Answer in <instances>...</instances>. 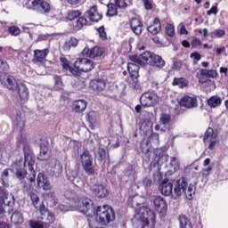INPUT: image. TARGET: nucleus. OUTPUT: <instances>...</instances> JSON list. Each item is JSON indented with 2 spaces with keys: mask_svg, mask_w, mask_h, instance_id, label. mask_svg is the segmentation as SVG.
<instances>
[{
  "mask_svg": "<svg viewBox=\"0 0 228 228\" xmlns=\"http://www.w3.org/2000/svg\"><path fill=\"white\" fill-rule=\"evenodd\" d=\"M0 203L8 206L7 211L9 215H12V213H13L12 208L13 206H15V197L12 194H6V191H4V190L3 189H0Z\"/></svg>",
  "mask_w": 228,
  "mask_h": 228,
  "instance_id": "13",
  "label": "nucleus"
},
{
  "mask_svg": "<svg viewBox=\"0 0 228 228\" xmlns=\"http://www.w3.org/2000/svg\"><path fill=\"white\" fill-rule=\"evenodd\" d=\"M68 70H69V72H71L73 76H79V72H81V69H79V66L75 68L69 67Z\"/></svg>",
  "mask_w": 228,
  "mask_h": 228,
  "instance_id": "63",
  "label": "nucleus"
},
{
  "mask_svg": "<svg viewBox=\"0 0 228 228\" xmlns=\"http://www.w3.org/2000/svg\"><path fill=\"white\" fill-rule=\"evenodd\" d=\"M15 170L16 177L22 181L28 179L30 184H35L37 181V171H35V160L31 158L29 153H25L24 163L15 162L12 166Z\"/></svg>",
  "mask_w": 228,
  "mask_h": 228,
  "instance_id": "1",
  "label": "nucleus"
},
{
  "mask_svg": "<svg viewBox=\"0 0 228 228\" xmlns=\"http://www.w3.org/2000/svg\"><path fill=\"white\" fill-rule=\"evenodd\" d=\"M47 201L51 202V206H56V204H58V198H56V194L53 191L48 192Z\"/></svg>",
  "mask_w": 228,
  "mask_h": 228,
  "instance_id": "48",
  "label": "nucleus"
},
{
  "mask_svg": "<svg viewBox=\"0 0 228 228\" xmlns=\"http://www.w3.org/2000/svg\"><path fill=\"white\" fill-rule=\"evenodd\" d=\"M0 82L4 88H7V90H12V92H15L19 86L15 77L9 74L2 75L0 77Z\"/></svg>",
  "mask_w": 228,
  "mask_h": 228,
  "instance_id": "12",
  "label": "nucleus"
},
{
  "mask_svg": "<svg viewBox=\"0 0 228 228\" xmlns=\"http://www.w3.org/2000/svg\"><path fill=\"white\" fill-rule=\"evenodd\" d=\"M173 86H179V88H184L188 86V80L184 77H175L172 83Z\"/></svg>",
  "mask_w": 228,
  "mask_h": 228,
  "instance_id": "40",
  "label": "nucleus"
},
{
  "mask_svg": "<svg viewBox=\"0 0 228 228\" xmlns=\"http://www.w3.org/2000/svg\"><path fill=\"white\" fill-rule=\"evenodd\" d=\"M79 41L76 37H71L67 43L68 47H77Z\"/></svg>",
  "mask_w": 228,
  "mask_h": 228,
  "instance_id": "58",
  "label": "nucleus"
},
{
  "mask_svg": "<svg viewBox=\"0 0 228 228\" xmlns=\"http://www.w3.org/2000/svg\"><path fill=\"white\" fill-rule=\"evenodd\" d=\"M134 225H138L141 228H153L156 224V214L147 207H141L135 211Z\"/></svg>",
  "mask_w": 228,
  "mask_h": 228,
  "instance_id": "2",
  "label": "nucleus"
},
{
  "mask_svg": "<svg viewBox=\"0 0 228 228\" xmlns=\"http://www.w3.org/2000/svg\"><path fill=\"white\" fill-rule=\"evenodd\" d=\"M200 83L201 85H206L208 83H213V81L209 80V79H204L205 77H212L215 78L217 76L216 70L215 69H200Z\"/></svg>",
  "mask_w": 228,
  "mask_h": 228,
  "instance_id": "22",
  "label": "nucleus"
},
{
  "mask_svg": "<svg viewBox=\"0 0 228 228\" xmlns=\"http://www.w3.org/2000/svg\"><path fill=\"white\" fill-rule=\"evenodd\" d=\"M13 124V129L18 134L19 142H22V131H24V127L26 126V118L22 115L20 110H15L13 114L11 116Z\"/></svg>",
  "mask_w": 228,
  "mask_h": 228,
  "instance_id": "6",
  "label": "nucleus"
},
{
  "mask_svg": "<svg viewBox=\"0 0 228 228\" xmlns=\"http://www.w3.org/2000/svg\"><path fill=\"white\" fill-rule=\"evenodd\" d=\"M186 64H184V62H183V61H175L173 62V66L172 69L173 70L175 71H179L183 69V67H184Z\"/></svg>",
  "mask_w": 228,
  "mask_h": 228,
  "instance_id": "51",
  "label": "nucleus"
},
{
  "mask_svg": "<svg viewBox=\"0 0 228 228\" xmlns=\"http://www.w3.org/2000/svg\"><path fill=\"white\" fill-rule=\"evenodd\" d=\"M28 224L30 228H45V225L40 219L38 221L30 220Z\"/></svg>",
  "mask_w": 228,
  "mask_h": 228,
  "instance_id": "49",
  "label": "nucleus"
},
{
  "mask_svg": "<svg viewBox=\"0 0 228 228\" xmlns=\"http://www.w3.org/2000/svg\"><path fill=\"white\" fill-rule=\"evenodd\" d=\"M73 110L76 113H83L86 110V102L84 100H77L73 102Z\"/></svg>",
  "mask_w": 228,
  "mask_h": 228,
  "instance_id": "35",
  "label": "nucleus"
},
{
  "mask_svg": "<svg viewBox=\"0 0 228 228\" xmlns=\"http://www.w3.org/2000/svg\"><path fill=\"white\" fill-rule=\"evenodd\" d=\"M82 54L83 56H86V58H99V56L104 54V48L94 46V48L88 49L86 47L82 51Z\"/></svg>",
  "mask_w": 228,
  "mask_h": 228,
  "instance_id": "20",
  "label": "nucleus"
},
{
  "mask_svg": "<svg viewBox=\"0 0 228 228\" xmlns=\"http://www.w3.org/2000/svg\"><path fill=\"white\" fill-rule=\"evenodd\" d=\"M64 197L65 199H67V200H69V202H71L72 206H74V204L79 199V195H77V192H76L72 189H68L67 191H65Z\"/></svg>",
  "mask_w": 228,
  "mask_h": 228,
  "instance_id": "32",
  "label": "nucleus"
},
{
  "mask_svg": "<svg viewBox=\"0 0 228 228\" xmlns=\"http://www.w3.org/2000/svg\"><path fill=\"white\" fill-rule=\"evenodd\" d=\"M180 106L187 108V110H193L199 107V101L195 96L185 95L180 100Z\"/></svg>",
  "mask_w": 228,
  "mask_h": 228,
  "instance_id": "18",
  "label": "nucleus"
},
{
  "mask_svg": "<svg viewBox=\"0 0 228 228\" xmlns=\"http://www.w3.org/2000/svg\"><path fill=\"white\" fill-rule=\"evenodd\" d=\"M81 17V12L79 11H69L66 16V20H73V22Z\"/></svg>",
  "mask_w": 228,
  "mask_h": 228,
  "instance_id": "46",
  "label": "nucleus"
},
{
  "mask_svg": "<svg viewBox=\"0 0 228 228\" xmlns=\"http://www.w3.org/2000/svg\"><path fill=\"white\" fill-rule=\"evenodd\" d=\"M32 9L39 13H49L51 12V4L45 0H32Z\"/></svg>",
  "mask_w": 228,
  "mask_h": 228,
  "instance_id": "15",
  "label": "nucleus"
},
{
  "mask_svg": "<svg viewBox=\"0 0 228 228\" xmlns=\"http://www.w3.org/2000/svg\"><path fill=\"white\" fill-rule=\"evenodd\" d=\"M153 203L158 213H159L161 216H165V215H167V211H168V205L167 204L165 198L159 196L154 199Z\"/></svg>",
  "mask_w": 228,
  "mask_h": 228,
  "instance_id": "16",
  "label": "nucleus"
},
{
  "mask_svg": "<svg viewBox=\"0 0 228 228\" xmlns=\"http://www.w3.org/2000/svg\"><path fill=\"white\" fill-rule=\"evenodd\" d=\"M37 183L38 188H42V190L47 191L53 188V186L51 185V182L49 181V178L44 173H39L37 175Z\"/></svg>",
  "mask_w": 228,
  "mask_h": 228,
  "instance_id": "21",
  "label": "nucleus"
},
{
  "mask_svg": "<svg viewBox=\"0 0 228 228\" xmlns=\"http://www.w3.org/2000/svg\"><path fill=\"white\" fill-rule=\"evenodd\" d=\"M154 54L151 53V52H144L140 55L141 60H143L146 63L151 61V58Z\"/></svg>",
  "mask_w": 228,
  "mask_h": 228,
  "instance_id": "53",
  "label": "nucleus"
},
{
  "mask_svg": "<svg viewBox=\"0 0 228 228\" xmlns=\"http://www.w3.org/2000/svg\"><path fill=\"white\" fill-rule=\"evenodd\" d=\"M84 26H88V20L85 17H78L77 20L72 22L73 31H79L80 29H83Z\"/></svg>",
  "mask_w": 228,
  "mask_h": 228,
  "instance_id": "29",
  "label": "nucleus"
},
{
  "mask_svg": "<svg viewBox=\"0 0 228 228\" xmlns=\"http://www.w3.org/2000/svg\"><path fill=\"white\" fill-rule=\"evenodd\" d=\"M96 158L98 161H104V159H106V149L99 148Z\"/></svg>",
  "mask_w": 228,
  "mask_h": 228,
  "instance_id": "50",
  "label": "nucleus"
},
{
  "mask_svg": "<svg viewBox=\"0 0 228 228\" xmlns=\"http://www.w3.org/2000/svg\"><path fill=\"white\" fill-rule=\"evenodd\" d=\"M166 33L168 37H174V35H175V28L172 24H167L166 26Z\"/></svg>",
  "mask_w": 228,
  "mask_h": 228,
  "instance_id": "55",
  "label": "nucleus"
},
{
  "mask_svg": "<svg viewBox=\"0 0 228 228\" xmlns=\"http://www.w3.org/2000/svg\"><path fill=\"white\" fill-rule=\"evenodd\" d=\"M90 87L96 92H102L106 88V82L103 79H94L90 82Z\"/></svg>",
  "mask_w": 228,
  "mask_h": 228,
  "instance_id": "28",
  "label": "nucleus"
},
{
  "mask_svg": "<svg viewBox=\"0 0 228 228\" xmlns=\"http://www.w3.org/2000/svg\"><path fill=\"white\" fill-rule=\"evenodd\" d=\"M218 136L216 131H215L212 127H208V130L205 132L203 141L206 142H211V140H215Z\"/></svg>",
  "mask_w": 228,
  "mask_h": 228,
  "instance_id": "36",
  "label": "nucleus"
},
{
  "mask_svg": "<svg viewBox=\"0 0 228 228\" xmlns=\"http://www.w3.org/2000/svg\"><path fill=\"white\" fill-rule=\"evenodd\" d=\"M152 143H159V134L157 133H151L148 139H143L141 142V150L142 152H149V149Z\"/></svg>",
  "mask_w": 228,
  "mask_h": 228,
  "instance_id": "14",
  "label": "nucleus"
},
{
  "mask_svg": "<svg viewBox=\"0 0 228 228\" xmlns=\"http://www.w3.org/2000/svg\"><path fill=\"white\" fill-rule=\"evenodd\" d=\"M172 122V116L170 114L162 113L159 118V123L162 126H169Z\"/></svg>",
  "mask_w": 228,
  "mask_h": 228,
  "instance_id": "44",
  "label": "nucleus"
},
{
  "mask_svg": "<svg viewBox=\"0 0 228 228\" xmlns=\"http://www.w3.org/2000/svg\"><path fill=\"white\" fill-rule=\"evenodd\" d=\"M207 102L210 108H218V106L222 105V98L220 96H211L207 100Z\"/></svg>",
  "mask_w": 228,
  "mask_h": 228,
  "instance_id": "37",
  "label": "nucleus"
},
{
  "mask_svg": "<svg viewBox=\"0 0 228 228\" xmlns=\"http://www.w3.org/2000/svg\"><path fill=\"white\" fill-rule=\"evenodd\" d=\"M92 190L94 197H97V199H106V197L110 196L108 187L102 183H94Z\"/></svg>",
  "mask_w": 228,
  "mask_h": 228,
  "instance_id": "17",
  "label": "nucleus"
},
{
  "mask_svg": "<svg viewBox=\"0 0 228 228\" xmlns=\"http://www.w3.org/2000/svg\"><path fill=\"white\" fill-rule=\"evenodd\" d=\"M107 7V17H115V15L118 14V11L117 10V5L115 4H109Z\"/></svg>",
  "mask_w": 228,
  "mask_h": 228,
  "instance_id": "45",
  "label": "nucleus"
},
{
  "mask_svg": "<svg viewBox=\"0 0 228 228\" xmlns=\"http://www.w3.org/2000/svg\"><path fill=\"white\" fill-rule=\"evenodd\" d=\"M115 220V211L108 205L98 207L96 209V222L102 225H108V224Z\"/></svg>",
  "mask_w": 228,
  "mask_h": 228,
  "instance_id": "3",
  "label": "nucleus"
},
{
  "mask_svg": "<svg viewBox=\"0 0 228 228\" xmlns=\"http://www.w3.org/2000/svg\"><path fill=\"white\" fill-rule=\"evenodd\" d=\"M11 222L12 224H22V222H24L22 214L19 211H15L14 213H12V215L11 216Z\"/></svg>",
  "mask_w": 228,
  "mask_h": 228,
  "instance_id": "43",
  "label": "nucleus"
},
{
  "mask_svg": "<svg viewBox=\"0 0 228 228\" xmlns=\"http://www.w3.org/2000/svg\"><path fill=\"white\" fill-rule=\"evenodd\" d=\"M147 31H149V33H151V35H158V33L161 31V21L159 20V19L155 18L153 20V23L147 27Z\"/></svg>",
  "mask_w": 228,
  "mask_h": 228,
  "instance_id": "30",
  "label": "nucleus"
},
{
  "mask_svg": "<svg viewBox=\"0 0 228 228\" xmlns=\"http://www.w3.org/2000/svg\"><path fill=\"white\" fill-rule=\"evenodd\" d=\"M186 188L188 189L186 190ZM174 193L176 197H181V195L184 193L186 199L191 200V199H193V195H195V184L191 183L188 187V181H186V178H181L176 182Z\"/></svg>",
  "mask_w": 228,
  "mask_h": 228,
  "instance_id": "4",
  "label": "nucleus"
},
{
  "mask_svg": "<svg viewBox=\"0 0 228 228\" xmlns=\"http://www.w3.org/2000/svg\"><path fill=\"white\" fill-rule=\"evenodd\" d=\"M9 33H11V35L13 37H19V35H20V28L16 26H12L9 28Z\"/></svg>",
  "mask_w": 228,
  "mask_h": 228,
  "instance_id": "56",
  "label": "nucleus"
},
{
  "mask_svg": "<svg viewBox=\"0 0 228 228\" xmlns=\"http://www.w3.org/2000/svg\"><path fill=\"white\" fill-rule=\"evenodd\" d=\"M61 65L64 70H69L70 69V61L65 57L60 58Z\"/></svg>",
  "mask_w": 228,
  "mask_h": 228,
  "instance_id": "52",
  "label": "nucleus"
},
{
  "mask_svg": "<svg viewBox=\"0 0 228 228\" xmlns=\"http://www.w3.org/2000/svg\"><path fill=\"white\" fill-rule=\"evenodd\" d=\"M140 129L141 131H142V133H145L146 134H151V133H152V122L151 121L142 122Z\"/></svg>",
  "mask_w": 228,
  "mask_h": 228,
  "instance_id": "41",
  "label": "nucleus"
},
{
  "mask_svg": "<svg viewBox=\"0 0 228 228\" xmlns=\"http://www.w3.org/2000/svg\"><path fill=\"white\" fill-rule=\"evenodd\" d=\"M80 161L82 163L83 170L86 175H95V169H94V161L90 151H86L80 155Z\"/></svg>",
  "mask_w": 228,
  "mask_h": 228,
  "instance_id": "7",
  "label": "nucleus"
},
{
  "mask_svg": "<svg viewBox=\"0 0 228 228\" xmlns=\"http://www.w3.org/2000/svg\"><path fill=\"white\" fill-rule=\"evenodd\" d=\"M140 102L144 108H151L159 102V96L155 92H145L141 95Z\"/></svg>",
  "mask_w": 228,
  "mask_h": 228,
  "instance_id": "8",
  "label": "nucleus"
},
{
  "mask_svg": "<svg viewBox=\"0 0 228 228\" xmlns=\"http://www.w3.org/2000/svg\"><path fill=\"white\" fill-rule=\"evenodd\" d=\"M63 86H65V85L63 84L61 76H53V90L60 92V90H63Z\"/></svg>",
  "mask_w": 228,
  "mask_h": 228,
  "instance_id": "38",
  "label": "nucleus"
},
{
  "mask_svg": "<svg viewBox=\"0 0 228 228\" xmlns=\"http://www.w3.org/2000/svg\"><path fill=\"white\" fill-rule=\"evenodd\" d=\"M94 69H95V63L94 61L86 58L80 60L78 70L81 72H91V70H94Z\"/></svg>",
  "mask_w": 228,
  "mask_h": 228,
  "instance_id": "25",
  "label": "nucleus"
},
{
  "mask_svg": "<svg viewBox=\"0 0 228 228\" xmlns=\"http://www.w3.org/2000/svg\"><path fill=\"white\" fill-rule=\"evenodd\" d=\"M66 175L67 179L73 183V184L77 185L81 183V177H79V173L77 172V170L68 169L66 171Z\"/></svg>",
  "mask_w": 228,
  "mask_h": 228,
  "instance_id": "27",
  "label": "nucleus"
},
{
  "mask_svg": "<svg viewBox=\"0 0 228 228\" xmlns=\"http://www.w3.org/2000/svg\"><path fill=\"white\" fill-rule=\"evenodd\" d=\"M132 30L135 35H140L142 31H143V23H141V25L134 27V28H132Z\"/></svg>",
  "mask_w": 228,
  "mask_h": 228,
  "instance_id": "62",
  "label": "nucleus"
},
{
  "mask_svg": "<svg viewBox=\"0 0 228 228\" xmlns=\"http://www.w3.org/2000/svg\"><path fill=\"white\" fill-rule=\"evenodd\" d=\"M47 172L52 177L58 178L63 174V165L57 159H51L48 161Z\"/></svg>",
  "mask_w": 228,
  "mask_h": 228,
  "instance_id": "9",
  "label": "nucleus"
},
{
  "mask_svg": "<svg viewBox=\"0 0 228 228\" xmlns=\"http://www.w3.org/2000/svg\"><path fill=\"white\" fill-rule=\"evenodd\" d=\"M149 64L152 65V67H157L158 69H163V67H165V60L159 55L153 54Z\"/></svg>",
  "mask_w": 228,
  "mask_h": 228,
  "instance_id": "31",
  "label": "nucleus"
},
{
  "mask_svg": "<svg viewBox=\"0 0 228 228\" xmlns=\"http://www.w3.org/2000/svg\"><path fill=\"white\" fill-rule=\"evenodd\" d=\"M86 17H88L91 22H99V20H102V14L97 12V5H94L90 8V10L86 12Z\"/></svg>",
  "mask_w": 228,
  "mask_h": 228,
  "instance_id": "24",
  "label": "nucleus"
},
{
  "mask_svg": "<svg viewBox=\"0 0 228 228\" xmlns=\"http://www.w3.org/2000/svg\"><path fill=\"white\" fill-rule=\"evenodd\" d=\"M13 174V170L12 169H4L2 172L1 175V182L3 186H4V188H8L10 186V175Z\"/></svg>",
  "mask_w": 228,
  "mask_h": 228,
  "instance_id": "34",
  "label": "nucleus"
},
{
  "mask_svg": "<svg viewBox=\"0 0 228 228\" xmlns=\"http://www.w3.org/2000/svg\"><path fill=\"white\" fill-rule=\"evenodd\" d=\"M124 177H126V181H133V179H134L135 175H136V171L134 170V168H133V166H128L124 173Z\"/></svg>",
  "mask_w": 228,
  "mask_h": 228,
  "instance_id": "39",
  "label": "nucleus"
},
{
  "mask_svg": "<svg viewBox=\"0 0 228 228\" xmlns=\"http://www.w3.org/2000/svg\"><path fill=\"white\" fill-rule=\"evenodd\" d=\"M129 60L132 61V62L128 63H134V65H138V67L142 65V58L138 55H130Z\"/></svg>",
  "mask_w": 228,
  "mask_h": 228,
  "instance_id": "54",
  "label": "nucleus"
},
{
  "mask_svg": "<svg viewBox=\"0 0 228 228\" xmlns=\"http://www.w3.org/2000/svg\"><path fill=\"white\" fill-rule=\"evenodd\" d=\"M97 31L100 35V38H102L103 40L108 39V35L106 34V28H104V26L98 28Z\"/></svg>",
  "mask_w": 228,
  "mask_h": 228,
  "instance_id": "57",
  "label": "nucleus"
},
{
  "mask_svg": "<svg viewBox=\"0 0 228 228\" xmlns=\"http://www.w3.org/2000/svg\"><path fill=\"white\" fill-rule=\"evenodd\" d=\"M142 3H144L145 10H152L154 8L152 0H142Z\"/></svg>",
  "mask_w": 228,
  "mask_h": 228,
  "instance_id": "60",
  "label": "nucleus"
},
{
  "mask_svg": "<svg viewBox=\"0 0 228 228\" xmlns=\"http://www.w3.org/2000/svg\"><path fill=\"white\" fill-rule=\"evenodd\" d=\"M30 199H31L32 204L36 208V209L40 210L42 203L40 205H38V202H40V198L38 197V195H37V193H35V192H31L30 193Z\"/></svg>",
  "mask_w": 228,
  "mask_h": 228,
  "instance_id": "47",
  "label": "nucleus"
},
{
  "mask_svg": "<svg viewBox=\"0 0 228 228\" xmlns=\"http://www.w3.org/2000/svg\"><path fill=\"white\" fill-rule=\"evenodd\" d=\"M142 21H140V20H138L137 18H133L131 22H130V26H131V29H133L134 28H137L138 26H142Z\"/></svg>",
  "mask_w": 228,
  "mask_h": 228,
  "instance_id": "59",
  "label": "nucleus"
},
{
  "mask_svg": "<svg viewBox=\"0 0 228 228\" xmlns=\"http://www.w3.org/2000/svg\"><path fill=\"white\" fill-rule=\"evenodd\" d=\"M159 190L161 195H164L165 197H170L174 190V184L172 182H170V180H168V178H166L160 183Z\"/></svg>",
  "mask_w": 228,
  "mask_h": 228,
  "instance_id": "19",
  "label": "nucleus"
},
{
  "mask_svg": "<svg viewBox=\"0 0 228 228\" xmlns=\"http://www.w3.org/2000/svg\"><path fill=\"white\" fill-rule=\"evenodd\" d=\"M18 94L22 101H28L29 99V91L24 84H20L17 86Z\"/></svg>",
  "mask_w": 228,
  "mask_h": 228,
  "instance_id": "33",
  "label": "nucleus"
},
{
  "mask_svg": "<svg viewBox=\"0 0 228 228\" xmlns=\"http://www.w3.org/2000/svg\"><path fill=\"white\" fill-rule=\"evenodd\" d=\"M39 211L41 216L38 217V220L42 221L45 228H48L51 224H54L56 217H54V214H53V212L48 211L45 205H44V202H42V206L39 207Z\"/></svg>",
  "mask_w": 228,
  "mask_h": 228,
  "instance_id": "10",
  "label": "nucleus"
},
{
  "mask_svg": "<svg viewBox=\"0 0 228 228\" xmlns=\"http://www.w3.org/2000/svg\"><path fill=\"white\" fill-rule=\"evenodd\" d=\"M115 5L118 6V8H127L126 0H115Z\"/></svg>",
  "mask_w": 228,
  "mask_h": 228,
  "instance_id": "61",
  "label": "nucleus"
},
{
  "mask_svg": "<svg viewBox=\"0 0 228 228\" xmlns=\"http://www.w3.org/2000/svg\"><path fill=\"white\" fill-rule=\"evenodd\" d=\"M0 69H2V70H8L10 66H8V62H6V61L0 59Z\"/></svg>",
  "mask_w": 228,
  "mask_h": 228,
  "instance_id": "64",
  "label": "nucleus"
},
{
  "mask_svg": "<svg viewBox=\"0 0 228 228\" xmlns=\"http://www.w3.org/2000/svg\"><path fill=\"white\" fill-rule=\"evenodd\" d=\"M51 158V153L49 152V143L43 142L40 143V152L37 156L39 161H47Z\"/></svg>",
  "mask_w": 228,
  "mask_h": 228,
  "instance_id": "23",
  "label": "nucleus"
},
{
  "mask_svg": "<svg viewBox=\"0 0 228 228\" xmlns=\"http://www.w3.org/2000/svg\"><path fill=\"white\" fill-rule=\"evenodd\" d=\"M47 54H49V50L47 49L35 50L33 63H42L47 58Z\"/></svg>",
  "mask_w": 228,
  "mask_h": 228,
  "instance_id": "26",
  "label": "nucleus"
},
{
  "mask_svg": "<svg viewBox=\"0 0 228 228\" xmlns=\"http://www.w3.org/2000/svg\"><path fill=\"white\" fill-rule=\"evenodd\" d=\"M127 70L130 74V78L128 79V83L132 88H138V77H139V71L140 66L134 63H128L127 64Z\"/></svg>",
  "mask_w": 228,
  "mask_h": 228,
  "instance_id": "11",
  "label": "nucleus"
},
{
  "mask_svg": "<svg viewBox=\"0 0 228 228\" xmlns=\"http://www.w3.org/2000/svg\"><path fill=\"white\" fill-rule=\"evenodd\" d=\"M179 223L180 228H193V226H191V223H190V220L184 215L179 216Z\"/></svg>",
  "mask_w": 228,
  "mask_h": 228,
  "instance_id": "42",
  "label": "nucleus"
},
{
  "mask_svg": "<svg viewBox=\"0 0 228 228\" xmlns=\"http://www.w3.org/2000/svg\"><path fill=\"white\" fill-rule=\"evenodd\" d=\"M73 206L77 209V211L83 213L84 215H88V216L91 215L90 212L95 213V208H94V201L85 196H79Z\"/></svg>",
  "mask_w": 228,
  "mask_h": 228,
  "instance_id": "5",
  "label": "nucleus"
}]
</instances>
